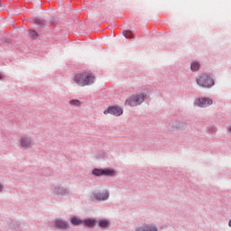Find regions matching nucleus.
I'll return each mask as SVG.
<instances>
[{
    "mask_svg": "<svg viewBox=\"0 0 231 231\" xmlns=\"http://www.w3.org/2000/svg\"><path fill=\"white\" fill-rule=\"evenodd\" d=\"M74 82H76L78 86H89V84H93L95 82V76L89 72L77 74L74 77Z\"/></svg>",
    "mask_w": 231,
    "mask_h": 231,
    "instance_id": "obj_1",
    "label": "nucleus"
},
{
    "mask_svg": "<svg viewBox=\"0 0 231 231\" xmlns=\"http://www.w3.org/2000/svg\"><path fill=\"white\" fill-rule=\"evenodd\" d=\"M146 97H147V94H145V93L132 96L130 98H128L125 101V106H131L132 107L140 106V104H142V102H143V100H145Z\"/></svg>",
    "mask_w": 231,
    "mask_h": 231,
    "instance_id": "obj_2",
    "label": "nucleus"
},
{
    "mask_svg": "<svg viewBox=\"0 0 231 231\" xmlns=\"http://www.w3.org/2000/svg\"><path fill=\"white\" fill-rule=\"evenodd\" d=\"M197 84L202 88H212L214 86V80L208 76H199L197 79Z\"/></svg>",
    "mask_w": 231,
    "mask_h": 231,
    "instance_id": "obj_3",
    "label": "nucleus"
},
{
    "mask_svg": "<svg viewBox=\"0 0 231 231\" xmlns=\"http://www.w3.org/2000/svg\"><path fill=\"white\" fill-rule=\"evenodd\" d=\"M123 114L124 111L120 108V106H109L104 111V115H114L115 116H120Z\"/></svg>",
    "mask_w": 231,
    "mask_h": 231,
    "instance_id": "obj_4",
    "label": "nucleus"
},
{
    "mask_svg": "<svg viewBox=\"0 0 231 231\" xmlns=\"http://www.w3.org/2000/svg\"><path fill=\"white\" fill-rule=\"evenodd\" d=\"M195 106L199 107H208V106H212V99L207 97H199L195 100Z\"/></svg>",
    "mask_w": 231,
    "mask_h": 231,
    "instance_id": "obj_5",
    "label": "nucleus"
},
{
    "mask_svg": "<svg viewBox=\"0 0 231 231\" xmlns=\"http://www.w3.org/2000/svg\"><path fill=\"white\" fill-rule=\"evenodd\" d=\"M92 174H94V176H115V171L114 170H98V169H95L92 171Z\"/></svg>",
    "mask_w": 231,
    "mask_h": 231,
    "instance_id": "obj_6",
    "label": "nucleus"
},
{
    "mask_svg": "<svg viewBox=\"0 0 231 231\" xmlns=\"http://www.w3.org/2000/svg\"><path fill=\"white\" fill-rule=\"evenodd\" d=\"M109 198V194L107 192L104 193H95L92 196V201H106Z\"/></svg>",
    "mask_w": 231,
    "mask_h": 231,
    "instance_id": "obj_7",
    "label": "nucleus"
},
{
    "mask_svg": "<svg viewBox=\"0 0 231 231\" xmlns=\"http://www.w3.org/2000/svg\"><path fill=\"white\" fill-rule=\"evenodd\" d=\"M20 145L24 149L32 147V140L29 137L23 136L20 139Z\"/></svg>",
    "mask_w": 231,
    "mask_h": 231,
    "instance_id": "obj_8",
    "label": "nucleus"
},
{
    "mask_svg": "<svg viewBox=\"0 0 231 231\" xmlns=\"http://www.w3.org/2000/svg\"><path fill=\"white\" fill-rule=\"evenodd\" d=\"M55 225L57 228H68V222L63 220H60V219L56 220Z\"/></svg>",
    "mask_w": 231,
    "mask_h": 231,
    "instance_id": "obj_9",
    "label": "nucleus"
},
{
    "mask_svg": "<svg viewBox=\"0 0 231 231\" xmlns=\"http://www.w3.org/2000/svg\"><path fill=\"white\" fill-rule=\"evenodd\" d=\"M137 231H158V229H156V227L152 226H142L137 228Z\"/></svg>",
    "mask_w": 231,
    "mask_h": 231,
    "instance_id": "obj_10",
    "label": "nucleus"
},
{
    "mask_svg": "<svg viewBox=\"0 0 231 231\" xmlns=\"http://www.w3.org/2000/svg\"><path fill=\"white\" fill-rule=\"evenodd\" d=\"M70 221H71L72 225H74V226H77L78 225H82L84 223V221H82L77 217H72Z\"/></svg>",
    "mask_w": 231,
    "mask_h": 231,
    "instance_id": "obj_11",
    "label": "nucleus"
},
{
    "mask_svg": "<svg viewBox=\"0 0 231 231\" xmlns=\"http://www.w3.org/2000/svg\"><path fill=\"white\" fill-rule=\"evenodd\" d=\"M85 226H95V219H87L84 222Z\"/></svg>",
    "mask_w": 231,
    "mask_h": 231,
    "instance_id": "obj_12",
    "label": "nucleus"
},
{
    "mask_svg": "<svg viewBox=\"0 0 231 231\" xmlns=\"http://www.w3.org/2000/svg\"><path fill=\"white\" fill-rule=\"evenodd\" d=\"M110 223L108 220H100L99 221V226L101 228H107V226H109Z\"/></svg>",
    "mask_w": 231,
    "mask_h": 231,
    "instance_id": "obj_13",
    "label": "nucleus"
},
{
    "mask_svg": "<svg viewBox=\"0 0 231 231\" xmlns=\"http://www.w3.org/2000/svg\"><path fill=\"white\" fill-rule=\"evenodd\" d=\"M123 35L125 39H131L133 37V32L131 31H125L123 32Z\"/></svg>",
    "mask_w": 231,
    "mask_h": 231,
    "instance_id": "obj_14",
    "label": "nucleus"
},
{
    "mask_svg": "<svg viewBox=\"0 0 231 231\" xmlns=\"http://www.w3.org/2000/svg\"><path fill=\"white\" fill-rule=\"evenodd\" d=\"M198 69H199V62L191 63V71H198Z\"/></svg>",
    "mask_w": 231,
    "mask_h": 231,
    "instance_id": "obj_15",
    "label": "nucleus"
},
{
    "mask_svg": "<svg viewBox=\"0 0 231 231\" xmlns=\"http://www.w3.org/2000/svg\"><path fill=\"white\" fill-rule=\"evenodd\" d=\"M29 35H30L31 39H37V37H38L37 32H35V31H30Z\"/></svg>",
    "mask_w": 231,
    "mask_h": 231,
    "instance_id": "obj_16",
    "label": "nucleus"
},
{
    "mask_svg": "<svg viewBox=\"0 0 231 231\" xmlns=\"http://www.w3.org/2000/svg\"><path fill=\"white\" fill-rule=\"evenodd\" d=\"M70 106H76L79 107V106H80V101L77 100V99H73L71 101H69Z\"/></svg>",
    "mask_w": 231,
    "mask_h": 231,
    "instance_id": "obj_17",
    "label": "nucleus"
},
{
    "mask_svg": "<svg viewBox=\"0 0 231 231\" xmlns=\"http://www.w3.org/2000/svg\"><path fill=\"white\" fill-rule=\"evenodd\" d=\"M36 24H43V22L42 20H35Z\"/></svg>",
    "mask_w": 231,
    "mask_h": 231,
    "instance_id": "obj_18",
    "label": "nucleus"
},
{
    "mask_svg": "<svg viewBox=\"0 0 231 231\" xmlns=\"http://www.w3.org/2000/svg\"><path fill=\"white\" fill-rule=\"evenodd\" d=\"M3 190V186L0 184V192Z\"/></svg>",
    "mask_w": 231,
    "mask_h": 231,
    "instance_id": "obj_19",
    "label": "nucleus"
},
{
    "mask_svg": "<svg viewBox=\"0 0 231 231\" xmlns=\"http://www.w3.org/2000/svg\"><path fill=\"white\" fill-rule=\"evenodd\" d=\"M3 79V74L0 73V79Z\"/></svg>",
    "mask_w": 231,
    "mask_h": 231,
    "instance_id": "obj_20",
    "label": "nucleus"
},
{
    "mask_svg": "<svg viewBox=\"0 0 231 231\" xmlns=\"http://www.w3.org/2000/svg\"><path fill=\"white\" fill-rule=\"evenodd\" d=\"M229 226L231 227V220L229 221Z\"/></svg>",
    "mask_w": 231,
    "mask_h": 231,
    "instance_id": "obj_21",
    "label": "nucleus"
}]
</instances>
